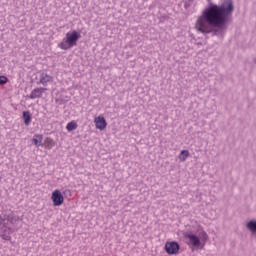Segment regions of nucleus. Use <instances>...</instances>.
Here are the masks:
<instances>
[{
    "label": "nucleus",
    "instance_id": "obj_7",
    "mask_svg": "<svg viewBox=\"0 0 256 256\" xmlns=\"http://www.w3.org/2000/svg\"><path fill=\"white\" fill-rule=\"evenodd\" d=\"M94 123L96 126V129H99L100 131H103L107 128V120H105V117L98 116L94 119Z\"/></svg>",
    "mask_w": 256,
    "mask_h": 256
},
{
    "label": "nucleus",
    "instance_id": "obj_15",
    "mask_svg": "<svg viewBox=\"0 0 256 256\" xmlns=\"http://www.w3.org/2000/svg\"><path fill=\"white\" fill-rule=\"evenodd\" d=\"M187 157H189V150H182L179 155V159L182 162L187 161Z\"/></svg>",
    "mask_w": 256,
    "mask_h": 256
},
{
    "label": "nucleus",
    "instance_id": "obj_21",
    "mask_svg": "<svg viewBox=\"0 0 256 256\" xmlns=\"http://www.w3.org/2000/svg\"><path fill=\"white\" fill-rule=\"evenodd\" d=\"M184 7H185V9H189V7H191V2L189 0H186L184 2Z\"/></svg>",
    "mask_w": 256,
    "mask_h": 256
},
{
    "label": "nucleus",
    "instance_id": "obj_22",
    "mask_svg": "<svg viewBox=\"0 0 256 256\" xmlns=\"http://www.w3.org/2000/svg\"><path fill=\"white\" fill-rule=\"evenodd\" d=\"M207 239H208L207 233H206V232H203V240H204V241H207Z\"/></svg>",
    "mask_w": 256,
    "mask_h": 256
},
{
    "label": "nucleus",
    "instance_id": "obj_17",
    "mask_svg": "<svg viewBox=\"0 0 256 256\" xmlns=\"http://www.w3.org/2000/svg\"><path fill=\"white\" fill-rule=\"evenodd\" d=\"M247 228L252 231V233H256V221H250L247 223Z\"/></svg>",
    "mask_w": 256,
    "mask_h": 256
},
{
    "label": "nucleus",
    "instance_id": "obj_3",
    "mask_svg": "<svg viewBox=\"0 0 256 256\" xmlns=\"http://www.w3.org/2000/svg\"><path fill=\"white\" fill-rule=\"evenodd\" d=\"M185 239H188L187 245L190 247H201V239L197 235L187 232L184 234Z\"/></svg>",
    "mask_w": 256,
    "mask_h": 256
},
{
    "label": "nucleus",
    "instance_id": "obj_5",
    "mask_svg": "<svg viewBox=\"0 0 256 256\" xmlns=\"http://www.w3.org/2000/svg\"><path fill=\"white\" fill-rule=\"evenodd\" d=\"M51 199L53 201L54 207H61V204L65 201L63 194L59 190H54L52 192Z\"/></svg>",
    "mask_w": 256,
    "mask_h": 256
},
{
    "label": "nucleus",
    "instance_id": "obj_19",
    "mask_svg": "<svg viewBox=\"0 0 256 256\" xmlns=\"http://www.w3.org/2000/svg\"><path fill=\"white\" fill-rule=\"evenodd\" d=\"M9 81L6 76H0V85H5Z\"/></svg>",
    "mask_w": 256,
    "mask_h": 256
},
{
    "label": "nucleus",
    "instance_id": "obj_2",
    "mask_svg": "<svg viewBox=\"0 0 256 256\" xmlns=\"http://www.w3.org/2000/svg\"><path fill=\"white\" fill-rule=\"evenodd\" d=\"M81 39V33L73 30L72 32H67L65 37L62 39L61 43L58 44V47L63 51L73 49L77 47V42Z\"/></svg>",
    "mask_w": 256,
    "mask_h": 256
},
{
    "label": "nucleus",
    "instance_id": "obj_8",
    "mask_svg": "<svg viewBox=\"0 0 256 256\" xmlns=\"http://www.w3.org/2000/svg\"><path fill=\"white\" fill-rule=\"evenodd\" d=\"M47 91V88H34L30 93V99H41L43 97V93Z\"/></svg>",
    "mask_w": 256,
    "mask_h": 256
},
{
    "label": "nucleus",
    "instance_id": "obj_9",
    "mask_svg": "<svg viewBox=\"0 0 256 256\" xmlns=\"http://www.w3.org/2000/svg\"><path fill=\"white\" fill-rule=\"evenodd\" d=\"M0 231L2 233H7V231H11V228L7 225V220L4 218V216H0Z\"/></svg>",
    "mask_w": 256,
    "mask_h": 256
},
{
    "label": "nucleus",
    "instance_id": "obj_20",
    "mask_svg": "<svg viewBox=\"0 0 256 256\" xmlns=\"http://www.w3.org/2000/svg\"><path fill=\"white\" fill-rule=\"evenodd\" d=\"M63 195H64L65 197H71V190H69V189L64 190V191H63Z\"/></svg>",
    "mask_w": 256,
    "mask_h": 256
},
{
    "label": "nucleus",
    "instance_id": "obj_13",
    "mask_svg": "<svg viewBox=\"0 0 256 256\" xmlns=\"http://www.w3.org/2000/svg\"><path fill=\"white\" fill-rule=\"evenodd\" d=\"M77 127H79V125H77V122L75 121H71L66 125V129L67 131L71 132V131H75V129H77Z\"/></svg>",
    "mask_w": 256,
    "mask_h": 256
},
{
    "label": "nucleus",
    "instance_id": "obj_18",
    "mask_svg": "<svg viewBox=\"0 0 256 256\" xmlns=\"http://www.w3.org/2000/svg\"><path fill=\"white\" fill-rule=\"evenodd\" d=\"M1 239L4 241H11V236L3 232V234L0 235Z\"/></svg>",
    "mask_w": 256,
    "mask_h": 256
},
{
    "label": "nucleus",
    "instance_id": "obj_1",
    "mask_svg": "<svg viewBox=\"0 0 256 256\" xmlns=\"http://www.w3.org/2000/svg\"><path fill=\"white\" fill-rule=\"evenodd\" d=\"M225 27V2L221 5L209 3L198 17L195 28L203 35H220Z\"/></svg>",
    "mask_w": 256,
    "mask_h": 256
},
{
    "label": "nucleus",
    "instance_id": "obj_14",
    "mask_svg": "<svg viewBox=\"0 0 256 256\" xmlns=\"http://www.w3.org/2000/svg\"><path fill=\"white\" fill-rule=\"evenodd\" d=\"M44 144L48 149H53V147H55V141L49 137L45 139Z\"/></svg>",
    "mask_w": 256,
    "mask_h": 256
},
{
    "label": "nucleus",
    "instance_id": "obj_10",
    "mask_svg": "<svg viewBox=\"0 0 256 256\" xmlns=\"http://www.w3.org/2000/svg\"><path fill=\"white\" fill-rule=\"evenodd\" d=\"M32 143H34L35 147H41V145H43V135L35 134L33 136Z\"/></svg>",
    "mask_w": 256,
    "mask_h": 256
},
{
    "label": "nucleus",
    "instance_id": "obj_16",
    "mask_svg": "<svg viewBox=\"0 0 256 256\" xmlns=\"http://www.w3.org/2000/svg\"><path fill=\"white\" fill-rule=\"evenodd\" d=\"M3 217L6 220V223L8 226H9V223H11L12 225L15 224V217L13 216V214L4 215Z\"/></svg>",
    "mask_w": 256,
    "mask_h": 256
},
{
    "label": "nucleus",
    "instance_id": "obj_12",
    "mask_svg": "<svg viewBox=\"0 0 256 256\" xmlns=\"http://www.w3.org/2000/svg\"><path fill=\"white\" fill-rule=\"evenodd\" d=\"M233 13V2L231 0H226L225 15Z\"/></svg>",
    "mask_w": 256,
    "mask_h": 256
},
{
    "label": "nucleus",
    "instance_id": "obj_11",
    "mask_svg": "<svg viewBox=\"0 0 256 256\" xmlns=\"http://www.w3.org/2000/svg\"><path fill=\"white\" fill-rule=\"evenodd\" d=\"M22 115L24 119V124L26 126H29L31 124V114L29 113V111H24Z\"/></svg>",
    "mask_w": 256,
    "mask_h": 256
},
{
    "label": "nucleus",
    "instance_id": "obj_4",
    "mask_svg": "<svg viewBox=\"0 0 256 256\" xmlns=\"http://www.w3.org/2000/svg\"><path fill=\"white\" fill-rule=\"evenodd\" d=\"M179 249H181V246H179V243L175 241L167 242L165 244V251L168 255H177V253H179Z\"/></svg>",
    "mask_w": 256,
    "mask_h": 256
},
{
    "label": "nucleus",
    "instance_id": "obj_6",
    "mask_svg": "<svg viewBox=\"0 0 256 256\" xmlns=\"http://www.w3.org/2000/svg\"><path fill=\"white\" fill-rule=\"evenodd\" d=\"M49 83H53V76L42 72L40 74V80L39 82H37V85H43V87H47V85H49Z\"/></svg>",
    "mask_w": 256,
    "mask_h": 256
}]
</instances>
